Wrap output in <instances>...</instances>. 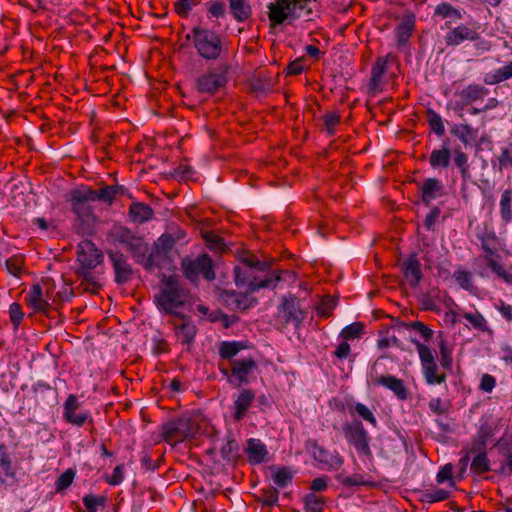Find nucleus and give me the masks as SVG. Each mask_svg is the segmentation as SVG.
<instances>
[{
    "label": "nucleus",
    "instance_id": "nucleus-1",
    "mask_svg": "<svg viewBox=\"0 0 512 512\" xmlns=\"http://www.w3.org/2000/svg\"><path fill=\"white\" fill-rule=\"evenodd\" d=\"M243 265L235 267L234 278L238 287H245L248 292H255L261 288H275L282 279L280 273L260 278L259 272H265L270 269V263L259 261L253 256L244 257Z\"/></svg>",
    "mask_w": 512,
    "mask_h": 512
},
{
    "label": "nucleus",
    "instance_id": "nucleus-2",
    "mask_svg": "<svg viewBox=\"0 0 512 512\" xmlns=\"http://www.w3.org/2000/svg\"><path fill=\"white\" fill-rule=\"evenodd\" d=\"M186 294L176 277L169 276L163 280V286L154 296L157 308L166 314L176 315V310L184 306Z\"/></svg>",
    "mask_w": 512,
    "mask_h": 512
},
{
    "label": "nucleus",
    "instance_id": "nucleus-3",
    "mask_svg": "<svg viewBox=\"0 0 512 512\" xmlns=\"http://www.w3.org/2000/svg\"><path fill=\"white\" fill-rule=\"evenodd\" d=\"M268 9V18L273 28L285 22L291 24L296 19L311 13L306 2H270Z\"/></svg>",
    "mask_w": 512,
    "mask_h": 512
},
{
    "label": "nucleus",
    "instance_id": "nucleus-4",
    "mask_svg": "<svg viewBox=\"0 0 512 512\" xmlns=\"http://www.w3.org/2000/svg\"><path fill=\"white\" fill-rule=\"evenodd\" d=\"M109 236L111 243L123 245L132 254L136 262L143 260L144 254L149 252V246L143 237L125 226H113Z\"/></svg>",
    "mask_w": 512,
    "mask_h": 512
},
{
    "label": "nucleus",
    "instance_id": "nucleus-5",
    "mask_svg": "<svg viewBox=\"0 0 512 512\" xmlns=\"http://www.w3.org/2000/svg\"><path fill=\"white\" fill-rule=\"evenodd\" d=\"M193 43L198 54L207 60H216L223 51L220 36L208 29L195 27L192 30Z\"/></svg>",
    "mask_w": 512,
    "mask_h": 512
},
{
    "label": "nucleus",
    "instance_id": "nucleus-6",
    "mask_svg": "<svg viewBox=\"0 0 512 512\" xmlns=\"http://www.w3.org/2000/svg\"><path fill=\"white\" fill-rule=\"evenodd\" d=\"M183 275L191 282H197L200 277L212 281L215 279L213 262L208 254H201L195 258L185 257L181 261Z\"/></svg>",
    "mask_w": 512,
    "mask_h": 512
},
{
    "label": "nucleus",
    "instance_id": "nucleus-7",
    "mask_svg": "<svg viewBox=\"0 0 512 512\" xmlns=\"http://www.w3.org/2000/svg\"><path fill=\"white\" fill-rule=\"evenodd\" d=\"M70 202L72 211L77 218L88 226L96 221L95 202L93 195L89 193L88 187L74 189L71 191Z\"/></svg>",
    "mask_w": 512,
    "mask_h": 512
},
{
    "label": "nucleus",
    "instance_id": "nucleus-8",
    "mask_svg": "<svg viewBox=\"0 0 512 512\" xmlns=\"http://www.w3.org/2000/svg\"><path fill=\"white\" fill-rule=\"evenodd\" d=\"M199 430L197 422L188 417H182L163 425L162 434L164 440L171 445L181 443L194 437Z\"/></svg>",
    "mask_w": 512,
    "mask_h": 512
},
{
    "label": "nucleus",
    "instance_id": "nucleus-9",
    "mask_svg": "<svg viewBox=\"0 0 512 512\" xmlns=\"http://www.w3.org/2000/svg\"><path fill=\"white\" fill-rule=\"evenodd\" d=\"M342 431L348 444L352 445L358 454L372 458L370 437L362 422L354 420L343 424Z\"/></svg>",
    "mask_w": 512,
    "mask_h": 512
},
{
    "label": "nucleus",
    "instance_id": "nucleus-10",
    "mask_svg": "<svg viewBox=\"0 0 512 512\" xmlns=\"http://www.w3.org/2000/svg\"><path fill=\"white\" fill-rule=\"evenodd\" d=\"M78 272H91L103 259L102 252L89 240L82 241L77 247Z\"/></svg>",
    "mask_w": 512,
    "mask_h": 512
},
{
    "label": "nucleus",
    "instance_id": "nucleus-11",
    "mask_svg": "<svg viewBox=\"0 0 512 512\" xmlns=\"http://www.w3.org/2000/svg\"><path fill=\"white\" fill-rule=\"evenodd\" d=\"M397 64V57L393 54H387L386 56L379 57L371 70V78L369 82V89L372 93H378L383 90L384 76L388 72L389 68Z\"/></svg>",
    "mask_w": 512,
    "mask_h": 512
},
{
    "label": "nucleus",
    "instance_id": "nucleus-12",
    "mask_svg": "<svg viewBox=\"0 0 512 512\" xmlns=\"http://www.w3.org/2000/svg\"><path fill=\"white\" fill-rule=\"evenodd\" d=\"M226 83L227 77L225 72L211 70L197 78L195 87L199 93L213 95L225 87Z\"/></svg>",
    "mask_w": 512,
    "mask_h": 512
},
{
    "label": "nucleus",
    "instance_id": "nucleus-13",
    "mask_svg": "<svg viewBox=\"0 0 512 512\" xmlns=\"http://www.w3.org/2000/svg\"><path fill=\"white\" fill-rule=\"evenodd\" d=\"M278 318L285 324L292 322L298 326L301 323L303 320L302 310L294 296L282 298L278 308Z\"/></svg>",
    "mask_w": 512,
    "mask_h": 512
},
{
    "label": "nucleus",
    "instance_id": "nucleus-14",
    "mask_svg": "<svg viewBox=\"0 0 512 512\" xmlns=\"http://www.w3.org/2000/svg\"><path fill=\"white\" fill-rule=\"evenodd\" d=\"M401 271L406 282L412 288H416L423 278L421 263L416 254H411L401 263Z\"/></svg>",
    "mask_w": 512,
    "mask_h": 512
},
{
    "label": "nucleus",
    "instance_id": "nucleus-15",
    "mask_svg": "<svg viewBox=\"0 0 512 512\" xmlns=\"http://www.w3.org/2000/svg\"><path fill=\"white\" fill-rule=\"evenodd\" d=\"M256 368V363L252 358L235 360L232 363L231 378L229 382L238 387L242 383L248 382V375Z\"/></svg>",
    "mask_w": 512,
    "mask_h": 512
},
{
    "label": "nucleus",
    "instance_id": "nucleus-16",
    "mask_svg": "<svg viewBox=\"0 0 512 512\" xmlns=\"http://www.w3.org/2000/svg\"><path fill=\"white\" fill-rule=\"evenodd\" d=\"M109 259L115 272V281L119 284L127 283L132 276V267L127 261V257L120 252H109Z\"/></svg>",
    "mask_w": 512,
    "mask_h": 512
},
{
    "label": "nucleus",
    "instance_id": "nucleus-17",
    "mask_svg": "<svg viewBox=\"0 0 512 512\" xmlns=\"http://www.w3.org/2000/svg\"><path fill=\"white\" fill-rule=\"evenodd\" d=\"M478 37L479 34L475 28L459 25L446 33L445 43L448 46H458L464 41H474Z\"/></svg>",
    "mask_w": 512,
    "mask_h": 512
},
{
    "label": "nucleus",
    "instance_id": "nucleus-18",
    "mask_svg": "<svg viewBox=\"0 0 512 512\" xmlns=\"http://www.w3.org/2000/svg\"><path fill=\"white\" fill-rule=\"evenodd\" d=\"M16 481V471L13 468L11 457L5 444L0 445V482L12 485Z\"/></svg>",
    "mask_w": 512,
    "mask_h": 512
},
{
    "label": "nucleus",
    "instance_id": "nucleus-19",
    "mask_svg": "<svg viewBox=\"0 0 512 512\" xmlns=\"http://www.w3.org/2000/svg\"><path fill=\"white\" fill-rule=\"evenodd\" d=\"M445 187L442 182L436 178L426 179L420 187L421 200L426 205L444 195Z\"/></svg>",
    "mask_w": 512,
    "mask_h": 512
},
{
    "label": "nucleus",
    "instance_id": "nucleus-20",
    "mask_svg": "<svg viewBox=\"0 0 512 512\" xmlns=\"http://www.w3.org/2000/svg\"><path fill=\"white\" fill-rule=\"evenodd\" d=\"M255 392L250 389H243L234 398L233 402V418L237 421L243 419L246 412L255 400Z\"/></svg>",
    "mask_w": 512,
    "mask_h": 512
},
{
    "label": "nucleus",
    "instance_id": "nucleus-21",
    "mask_svg": "<svg viewBox=\"0 0 512 512\" xmlns=\"http://www.w3.org/2000/svg\"><path fill=\"white\" fill-rule=\"evenodd\" d=\"M314 458L327 469L338 470L344 462L343 457L336 451H329L322 447L314 449Z\"/></svg>",
    "mask_w": 512,
    "mask_h": 512
},
{
    "label": "nucleus",
    "instance_id": "nucleus-22",
    "mask_svg": "<svg viewBox=\"0 0 512 512\" xmlns=\"http://www.w3.org/2000/svg\"><path fill=\"white\" fill-rule=\"evenodd\" d=\"M185 232L177 227L170 228V230L163 235H161L157 241H155V245L157 249L167 252L170 254L174 246L182 242L185 239Z\"/></svg>",
    "mask_w": 512,
    "mask_h": 512
},
{
    "label": "nucleus",
    "instance_id": "nucleus-23",
    "mask_svg": "<svg viewBox=\"0 0 512 512\" xmlns=\"http://www.w3.org/2000/svg\"><path fill=\"white\" fill-rule=\"evenodd\" d=\"M375 385L383 386L391 390L399 399L405 400L408 397V391L401 379L392 375H381L373 380Z\"/></svg>",
    "mask_w": 512,
    "mask_h": 512
},
{
    "label": "nucleus",
    "instance_id": "nucleus-24",
    "mask_svg": "<svg viewBox=\"0 0 512 512\" xmlns=\"http://www.w3.org/2000/svg\"><path fill=\"white\" fill-rule=\"evenodd\" d=\"M143 258V260H138L137 263L142 264L146 270L152 271L155 268L166 266L169 260V254L157 249V246L154 244L151 252L144 254Z\"/></svg>",
    "mask_w": 512,
    "mask_h": 512
},
{
    "label": "nucleus",
    "instance_id": "nucleus-25",
    "mask_svg": "<svg viewBox=\"0 0 512 512\" xmlns=\"http://www.w3.org/2000/svg\"><path fill=\"white\" fill-rule=\"evenodd\" d=\"M488 93V89L482 85L469 84L458 93L462 100V104H458L457 106L459 108H463L464 106L472 104L478 100H483Z\"/></svg>",
    "mask_w": 512,
    "mask_h": 512
},
{
    "label": "nucleus",
    "instance_id": "nucleus-26",
    "mask_svg": "<svg viewBox=\"0 0 512 512\" xmlns=\"http://www.w3.org/2000/svg\"><path fill=\"white\" fill-rule=\"evenodd\" d=\"M26 302L35 312L47 313L50 304L43 297L42 288L39 284H34L26 295Z\"/></svg>",
    "mask_w": 512,
    "mask_h": 512
},
{
    "label": "nucleus",
    "instance_id": "nucleus-27",
    "mask_svg": "<svg viewBox=\"0 0 512 512\" xmlns=\"http://www.w3.org/2000/svg\"><path fill=\"white\" fill-rule=\"evenodd\" d=\"M415 28V15L411 12L406 13L401 22L396 27V37L398 46L405 45L412 35Z\"/></svg>",
    "mask_w": 512,
    "mask_h": 512
},
{
    "label": "nucleus",
    "instance_id": "nucleus-28",
    "mask_svg": "<svg viewBox=\"0 0 512 512\" xmlns=\"http://www.w3.org/2000/svg\"><path fill=\"white\" fill-rule=\"evenodd\" d=\"M245 451L248 460L253 464H260L267 461L268 451L263 442L259 439H250L247 441Z\"/></svg>",
    "mask_w": 512,
    "mask_h": 512
},
{
    "label": "nucleus",
    "instance_id": "nucleus-29",
    "mask_svg": "<svg viewBox=\"0 0 512 512\" xmlns=\"http://www.w3.org/2000/svg\"><path fill=\"white\" fill-rule=\"evenodd\" d=\"M434 16L439 17L441 19H446V27H449L452 23L461 20L463 17L462 12L459 9H456L448 2H442L436 6L434 11Z\"/></svg>",
    "mask_w": 512,
    "mask_h": 512
},
{
    "label": "nucleus",
    "instance_id": "nucleus-30",
    "mask_svg": "<svg viewBox=\"0 0 512 512\" xmlns=\"http://www.w3.org/2000/svg\"><path fill=\"white\" fill-rule=\"evenodd\" d=\"M223 298L226 303L238 310H246L253 306V299L249 298L247 294L236 291H225Z\"/></svg>",
    "mask_w": 512,
    "mask_h": 512
},
{
    "label": "nucleus",
    "instance_id": "nucleus-31",
    "mask_svg": "<svg viewBox=\"0 0 512 512\" xmlns=\"http://www.w3.org/2000/svg\"><path fill=\"white\" fill-rule=\"evenodd\" d=\"M183 322L181 324H174L177 338L184 345H190L195 338L197 329L196 326L190 321L186 320L182 315Z\"/></svg>",
    "mask_w": 512,
    "mask_h": 512
},
{
    "label": "nucleus",
    "instance_id": "nucleus-32",
    "mask_svg": "<svg viewBox=\"0 0 512 512\" xmlns=\"http://www.w3.org/2000/svg\"><path fill=\"white\" fill-rule=\"evenodd\" d=\"M129 214L134 222L142 224L152 218L153 210L143 203L136 202L131 204Z\"/></svg>",
    "mask_w": 512,
    "mask_h": 512
},
{
    "label": "nucleus",
    "instance_id": "nucleus-33",
    "mask_svg": "<svg viewBox=\"0 0 512 512\" xmlns=\"http://www.w3.org/2000/svg\"><path fill=\"white\" fill-rule=\"evenodd\" d=\"M451 151L447 147L435 149L431 152L429 162L432 168H447L450 164Z\"/></svg>",
    "mask_w": 512,
    "mask_h": 512
},
{
    "label": "nucleus",
    "instance_id": "nucleus-34",
    "mask_svg": "<svg viewBox=\"0 0 512 512\" xmlns=\"http://www.w3.org/2000/svg\"><path fill=\"white\" fill-rule=\"evenodd\" d=\"M512 77V61L507 65L486 74L484 82L488 85L498 84Z\"/></svg>",
    "mask_w": 512,
    "mask_h": 512
},
{
    "label": "nucleus",
    "instance_id": "nucleus-35",
    "mask_svg": "<svg viewBox=\"0 0 512 512\" xmlns=\"http://www.w3.org/2000/svg\"><path fill=\"white\" fill-rule=\"evenodd\" d=\"M451 133L456 136L464 146L471 144V141L476 137V131L468 124L454 125L451 128Z\"/></svg>",
    "mask_w": 512,
    "mask_h": 512
},
{
    "label": "nucleus",
    "instance_id": "nucleus-36",
    "mask_svg": "<svg viewBox=\"0 0 512 512\" xmlns=\"http://www.w3.org/2000/svg\"><path fill=\"white\" fill-rule=\"evenodd\" d=\"M302 500L306 512H323L326 504L325 498L316 493H308Z\"/></svg>",
    "mask_w": 512,
    "mask_h": 512
},
{
    "label": "nucleus",
    "instance_id": "nucleus-37",
    "mask_svg": "<svg viewBox=\"0 0 512 512\" xmlns=\"http://www.w3.org/2000/svg\"><path fill=\"white\" fill-rule=\"evenodd\" d=\"M349 413L351 416H359L363 420L370 423L373 427H377V419L374 416V413L371 409H369L365 404L363 403H356L353 406L349 407Z\"/></svg>",
    "mask_w": 512,
    "mask_h": 512
},
{
    "label": "nucleus",
    "instance_id": "nucleus-38",
    "mask_svg": "<svg viewBox=\"0 0 512 512\" xmlns=\"http://www.w3.org/2000/svg\"><path fill=\"white\" fill-rule=\"evenodd\" d=\"M117 186H103L99 190H94L92 188H88L89 193L93 195L94 201H102L107 204H111L114 200L117 192H118Z\"/></svg>",
    "mask_w": 512,
    "mask_h": 512
},
{
    "label": "nucleus",
    "instance_id": "nucleus-39",
    "mask_svg": "<svg viewBox=\"0 0 512 512\" xmlns=\"http://www.w3.org/2000/svg\"><path fill=\"white\" fill-rule=\"evenodd\" d=\"M230 13L239 22L247 20L251 14L252 9L248 2H229Z\"/></svg>",
    "mask_w": 512,
    "mask_h": 512
},
{
    "label": "nucleus",
    "instance_id": "nucleus-40",
    "mask_svg": "<svg viewBox=\"0 0 512 512\" xmlns=\"http://www.w3.org/2000/svg\"><path fill=\"white\" fill-rule=\"evenodd\" d=\"M422 368H423L424 378L428 384L434 385V384H441V383L445 382L446 375L443 373L442 374L438 373V366H437L436 362L426 365Z\"/></svg>",
    "mask_w": 512,
    "mask_h": 512
},
{
    "label": "nucleus",
    "instance_id": "nucleus-41",
    "mask_svg": "<svg viewBox=\"0 0 512 512\" xmlns=\"http://www.w3.org/2000/svg\"><path fill=\"white\" fill-rule=\"evenodd\" d=\"M511 201H512V190L506 189L501 194L500 199V215L503 221L506 223L512 220V209H511Z\"/></svg>",
    "mask_w": 512,
    "mask_h": 512
},
{
    "label": "nucleus",
    "instance_id": "nucleus-42",
    "mask_svg": "<svg viewBox=\"0 0 512 512\" xmlns=\"http://www.w3.org/2000/svg\"><path fill=\"white\" fill-rule=\"evenodd\" d=\"M470 469L474 474H477V475H481L485 472L490 471L491 470L490 461H489L486 453L482 452V453L477 454L472 460Z\"/></svg>",
    "mask_w": 512,
    "mask_h": 512
},
{
    "label": "nucleus",
    "instance_id": "nucleus-43",
    "mask_svg": "<svg viewBox=\"0 0 512 512\" xmlns=\"http://www.w3.org/2000/svg\"><path fill=\"white\" fill-rule=\"evenodd\" d=\"M83 504L88 512H97L98 507H104L107 498L103 495L88 494L82 498Z\"/></svg>",
    "mask_w": 512,
    "mask_h": 512
},
{
    "label": "nucleus",
    "instance_id": "nucleus-44",
    "mask_svg": "<svg viewBox=\"0 0 512 512\" xmlns=\"http://www.w3.org/2000/svg\"><path fill=\"white\" fill-rule=\"evenodd\" d=\"M411 342L416 345L422 367L432 364V363H435L434 354H433L432 350L427 345L420 343L416 339H411Z\"/></svg>",
    "mask_w": 512,
    "mask_h": 512
},
{
    "label": "nucleus",
    "instance_id": "nucleus-45",
    "mask_svg": "<svg viewBox=\"0 0 512 512\" xmlns=\"http://www.w3.org/2000/svg\"><path fill=\"white\" fill-rule=\"evenodd\" d=\"M292 479L293 474L286 467L278 468L272 474L273 482L280 488L286 487L289 483H291Z\"/></svg>",
    "mask_w": 512,
    "mask_h": 512
},
{
    "label": "nucleus",
    "instance_id": "nucleus-46",
    "mask_svg": "<svg viewBox=\"0 0 512 512\" xmlns=\"http://www.w3.org/2000/svg\"><path fill=\"white\" fill-rule=\"evenodd\" d=\"M427 121L430 128L437 136H442L445 133V127L441 116L432 109L427 110Z\"/></svg>",
    "mask_w": 512,
    "mask_h": 512
},
{
    "label": "nucleus",
    "instance_id": "nucleus-47",
    "mask_svg": "<svg viewBox=\"0 0 512 512\" xmlns=\"http://www.w3.org/2000/svg\"><path fill=\"white\" fill-rule=\"evenodd\" d=\"M488 266L492 271L507 284L512 285V274L505 270V268L494 258L488 257L486 259Z\"/></svg>",
    "mask_w": 512,
    "mask_h": 512
},
{
    "label": "nucleus",
    "instance_id": "nucleus-48",
    "mask_svg": "<svg viewBox=\"0 0 512 512\" xmlns=\"http://www.w3.org/2000/svg\"><path fill=\"white\" fill-rule=\"evenodd\" d=\"M243 348L239 342H222L219 347V355L223 359H231Z\"/></svg>",
    "mask_w": 512,
    "mask_h": 512
},
{
    "label": "nucleus",
    "instance_id": "nucleus-49",
    "mask_svg": "<svg viewBox=\"0 0 512 512\" xmlns=\"http://www.w3.org/2000/svg\"><path fill=\"white\" fill-rule=\"evenodd\" d=\"M77 273L79 277L82 278L81 285L83 286L84 290L89 291L91 293H96L99 290L100 284L92 272Z\"/></svg>",
    "mask_w": 512,
    "mask_h": 512
},
{
    "label": "nucleus",
    "instance_id": "nucleus-50",
    "mask_svg": "<svg viewBox=\"0 0 512 512\" xmlns=\"http://www.w3.org/2000/svg\"><path fill=\"white\" fill-rule=\"evenodd\" d=\"M364 326L360 322L352 323L342 329L340 336L346 340L357 339L363 334Z\"/></svg>",
    "mask_w": 512,
    "mask_h": 512
},
{
    "label": "nucleus",
    "instance_id": "nucleus-51",
    "mask_svg": "<svg viewBox=\"0 0 512 512\" xmlns=\"http://www.w3.org/2000/svg\"><path fill=\"white\" fill-rule=\"evenodd\" d=\"M408 329L415 331L419 334L425 341H428L433 337V330L430 329L427 325H425L421 321H413L406 325Z\"/></svg>",
    "mask_w": 512,
    "mask_h": 512
},
{
    "label": "nucleus",
    "instance_id": "nucleus-52",
    "mask_svg": "<svg viewBox=\"0 0 512 512\" xmlns=\"http://www.w3.org/2000/svg\"><path fill=\"white\" fill-rule=\"evenodd\" d=\"M74 477L75 472L72 469H68L62 473L56 480L57 492H61L67 489L72 484Z\"/></svg>",
    "mask_w": 512,
    "mask_h": 512
},
{
    "label": "nucleus",
    "instance_id": "nucleus-53",
    "mask_svg": "<svg viewBox=\"0 0 512 512\" xmlns=\"http://www.w3.org/2000/svg\"><path fill=\"white\" fill-rule=\"evenodd\" d=\"M463 318L475 329L486 330V320L479 312L465 313Z\"/></svg>",
    "mask_w": 512,
    "mask_h": 512
},
{
    "label": "nucleus",
    "instance_id": "nucleus-54",
    "mask_svg": "<svg viewBox=\"0 0 512 512\" xmlns=\"http://www.w3.org/2000/svg\"><path fill=\"white\" fill-rule=\"evenodd\" d=\"M203 238L211 249L222 251L225 249L223 239L214 232L207 231L203 234Z\"/></svg>",
    "mask_w": 512,
    "mask_h": 512
},
{
    "label": "nucleus",
    "instance_id": "nucleus-55",
    "mask_svg": "<svg viewBox=\"0 0 512 512\" xmlns=\"http://www.w3.org/2000/svg\"><path fill=\"white\" fill-rule=\"evenodd\" d=\"M238 450V443L228 437L226 443L221 448V455L225 460H231L235 457V453Z\"/></svg>",
    "mask_w": 512,
    "mask_h": 512
},
{
    "label": "nucleus",
    "instance_id": "nucleus-56",
    "mask_svg": "<svg viewBox=\"0 0 512 512\" xmlns=\"http://www.w3.org/2000/svg\"><path fill=\"white\" fill-rule=\"evenodd\" d=\"M324 127L329 135L335 133V127L340 123V116L337 113L330 112L323 116Z\"/></svg>",
    "mask_w": 512,
    "mask_h": 512
},
{
    "label": "nucleus",
    "instance_id": "nucleus-57",
    "mask_svg": "<svg viewBox=\"0 0 512 512\" xmlns=\"http://www.w3.org/2000/svg\"><path fill=\"white\" fill-rule=\"evenodd\" d=\"M337 480L344 486H360L366 484L363 477L360 474H354L352 476H345L343 474L337 475Z\"/></svg>",
    "mask_w": 512,
    "mask_h": 512
},
{
    "label": "nucleus",
    "instance_id": "nucleus-58",
    "mask_svg": "<svg viewBox=\"0 0 512 512\" xmlns=\"http://www.w3.org/2000/svg\"><path fill=\"white\" fill-rule=\"evenodd\" d=\"M454 278L461 288L470 290L473 286L471 274L468 271L460 270L454 273Z\"/></svg>",
    "mask_w": 512,
    "mask_h": 512
},
{
    "label": "nucleus",
    "instance_id": "nucleus-59",
    "mask_svg": "<svg viewBox=\"0 0 512 512\" xmlns=\"http://www.w3.org/2000/svg\"><path fill=\"white\" fill-rule=\"evenodd\" d=\"M9 315L14 327L18 328L24 317L21 306L18 303H12L9 307Z\"/></svg>",
    "mask_w": 512,
    "mask_h": 512
},
{
    "label": "nucleus",
    "instance_id": "nucleus-60",
    "mask_svg": "<svg viewBox=\"0 0 512 512\" xmlns=\"http://www.w3.org/2000/svg\"><path fill=\"white\" fill-rule=\"evenodd\" d=\"M63 417L67 422L80 427L88 420L89 413L84 412L77 414L76 412H72L67 415H64Z\"/></svg>",
    "mask_w": 512,
    "mask_h": 512
},
{
    "label": "nucleus",
    "instance_id": "nucleus-61",
    "mask_svg": "<svg viewBox=\"0 0 512 512\" xmlns=\"http://www.w3.org/2000/svg\"><path fill=\"white\" fill-rule=\"evenodd\" d=\"M452 476H453V466L450 463L446 464L438 472V474H437V482L438 483H444L445 481H450L451 486H453L454 483L452 481Z\"/></svg>",
    "mask_w": 512,
    "mask_h": 512
},
{
    "label": "nucleus",
    "instance_id": "nucleus-62",
    "mask_svg": "<svg viewBox=\"0 0 512 512\" xmlns=\"http://www.w3.org/2000/svg\"><path fill=\"white\" fill-rule=\"evenodd\" d=\"M498 170L502 172L504 168L512 167V152L508 148H503L498 156Z\"/></svg>",
    "mask_w": 512,
    "mask_h": 512
},
{
    "label": "nucleus",
    "instance_id": "nucleus-63",
    "mask_svg": "<svg viewBox=\"0 0 512 512\" xmlns=\"http://www.w3.org/2000/svg\"><path fill=\"white\" fill-rule=\"evenodd\" d=\"M278 490L269 488L263 490L262 502L264 505L273 506L278 502Z\"/></svg>",
    "mask_w": 512,
    "mask_h": 512
},
{
    "label": "nucleus",
    "instance_id": "nucleus-64",
    "mask_svg": "<svg viewBox=\"0 0 512 512\" xmlns=\"http://www.w3.org/2000/svg\"><path fill=\"white\" fill-rule=\"evenodd\" d=\"M453 160L459 170L470 167L468 163V156L459 148L454 149Z\"/></svg>",
    "mask_w": 512,
    "mask_h": 512
}]
</instances>
